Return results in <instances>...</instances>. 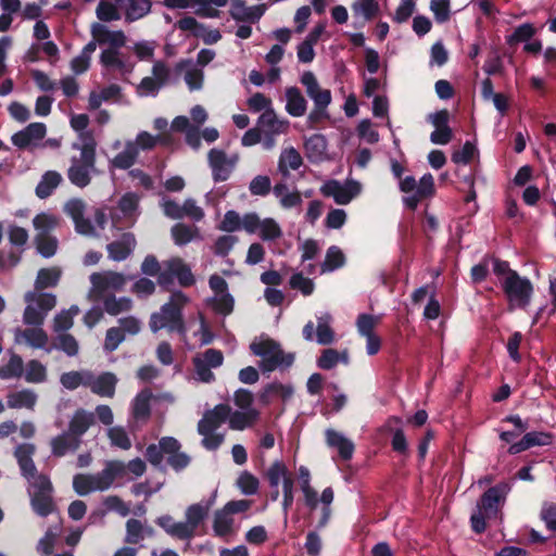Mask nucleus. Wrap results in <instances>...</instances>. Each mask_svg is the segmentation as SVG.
<instances>
[{
  "instance_id": "59",
  "label": "nucleus",
  "mask_w": 556,
  "mask_h": 556,
  "mask_svg": "<svg viewBox=\"0 0 556 556\" xmlns=\"http://www.w3.org/2000/svg\"><path fill=\"white\" fill-rule=\"evenodd\" d=\"M219 229L226 232L244 230V215L240 216L236 211H227L219 225Z\"/></svg>"
},
{
  "instance_id": "5",
  "label": "nucleus",
  "mask_w": 556,
  "mask_h": 556,
  "mask_svg": "<svg viewBox=\"0 0 556 556\" xmlns=\"http://www.w3.org/2000/svg\"><path fill=\"white\" fill-rule=\"evenodd\" d=\"M502 281V290L506 296L508 311L527 309L531 304L534 293L533 283L529 278L520 276L518 273H510Z\"/></svg>"
},
{
  "instance_id": "18",
  "label": "nucleus",
  "mask_w": 556,
  "mask_h": 556,
  "mask_svg": "<svg viewBox=\"0 0 556 556\" xmlns=\"http://www.w3.org/2000/svg\"><path fill=\"white\" fill-rule=\"evenodd\" d=\"M510 488L503 483L490 488L481 497L478 508L489 518H496Z\"/></svg>"
},
{
  "instance_id": "11",
  "label": "nucleus",
  "mask_w": 556,
  "mask_h": 556,
  "mask_svg": "<svg viewBox=\"0 0 556 556\" xmlns=\"http://www.w3.org/2000/svg\"><path fill=\"white\" fill-rule=\"evenodd\" d=\"M244 231L250 235L258 233L264 241H275L282 236L281 227L274 218L262 219L256 213L244 214Z\"/></svg>"
},
{
  "instance_id": "45",
  "label": "nucleus",
  "mask_w": 556,
  "mask_h": 556,
  "mask_svg": "<svg viewBox=\"0 0 556 556\" xmlns=\"http://www.w3.org/2000/svg\"><path fill=\"white\" fill-rule=\"evenodd\" d=\"M352 12L355 17H361L368 22L379 13V3L377 0H356L352 4Z\"/></svg>"
},
{
  "instance_id": "41",
  "label": "nucleus",
  "mask_w": 556,
  "mask_h": 556,
  "mask_svg": "<svg viewBox=\"0 0 556 556\" xmlns=\"http://www.w3.org/2000/svg\"><path fill=\"white\" fill-rule=\"evenodd\" d=\"M139 195L134 192L124 194L118 202V211L131 225L138 216Z\"/></svg>"
},
{
  "instance_id": "46",
  "label": "nucleus",
  "mask_w": 556,
  "mask_h": 556,
  "mask_svg": "<svg viewBox=\"0 0 556 556\" xmlns=\"http://www.w3.org/2000/svg\"><path fill=\"white\" fill-rule=\"evenodd\" d=\"M59 225V218L51 213H40L33 218L35 236H46L55 229Z\"/></svg>"
},
{
  "instance_id": "7",
  "label": "nucleus",
  "mask_w": 556,
  "mask_h": 556,
  "mask_svg": "<svg viewBox=\"0 0 556 556\" xmlns=\"http://www.w3.org/2000/svg\"><path fill=\"white\" fill-rule=\"evenodd\" d=\"M26 307L23 321L26 325L41 326L50 311L56 305V298L52 293L28 291L25 296Z\"/></svg>"
},
{
  "instance_id": "35",
  "label": "nucleus",
  "mask_w": 556,
  "mask_h": 556,
  "mask_svg": "<svg viewBox=\"0 0 556 556\" xmlns=\"http://www.w3.org/2000/svg\"><path fill=\"white\" fill-rule=\"evenodd\" d=\"M80 439H76L66 431L51 440V451L54 456L62 457L68 452H75L80 446Z\"/></svg>"
},
{
  "instance_id": "17",
  "label": "nucleus",
  "mask_w": 556,
  "mask_h": 556,
  "mask_svg": "<svg viewBox=\"0 0 556 556\" xmlns=\"http://www.w3.org/2000/svg\"><path fill=\"white\" fill-rule=\"evenodd\" d=\"M47 134V127L43 123H31L24 129L15 132L11 140L18 149L33 150L41 146V140Z\"/></svg>"
},
{
  "instance_id": "58",
  "label": "nucleus",
  "mask_w": 556,
  "mask_h": 556,
  "mask_svg": "<svg viewBox=\"0 0 556 556\" xmlns=\"http://www.w3.org/2000/svg\"><path fill=\"white\" fill-rule=\"evenodd\" d=\"M344 264V255L338 247H330L321 264V274L333 271Z\"/></svg>"
},
{
  "instance_id": "2",
  "label": "nucleus",
  "mask_w": 556,
  "mask_h": 556,
  "mask_svg": "<svg viewBox=\"0 0 556 556\" xmlns=\"http://www.w3.org/2000/svg\"><path fill=\"white\" fill-rule=\"evenodd\" d=\"M188 301L189 299L182 292H174L169 301L162 305L159 312L151 315L149 323L150 329L153 332H157L161 329L167 328L169 331H177L185 334L186 328L181 309Z\"/></svg>"
},
{
  "instance_id": "12",
  "label": "nucleus",
  "mask_w": 556,
  "mask_h": 556,
  "mask_svg": "<svg viewBox=\"0 0 556 556\" xmlns=\"http://www.w3.org/2000/svg\"><path fill=\"white\" fill-rule=\"evenodd\" d=\"M172 277H176L182 287H189L195 282L191 268L180 257H173L163 263V269L159 275V283L166 287L172 282Z\"/></svg>"
},
{
  "instance_id": "3",
  "label": "nucleus",
  "mask_w": 556,
  "mask_h": 556,
  "mask_svg": "<svg viewBox=\"0 0 556 556\" xmlns=\"http://www.w3.org/2000/svg\"><path fill=\"white\" fill-rule=\"evenodd\" d=\"M124 471L125 464L123 462H108L104 469L100 472L93 475H76L73 479V488L75 492L81 496L91 492L105 491Z\"/></svg>"
},
{
  "instance_id": "14",
  "label": "nucleus",
  "mask_w": 556,
  "mask_h": 556,
  "mask_svg": "<svg viewBox=\"0 0 556 556\" xmlns=\"http://www.w3.org/2000/svg\"><path fill=\"white\" fill-rule=\"evenodd\" d=\"M92 38H97L102 49L118 50L126 46L127 36L122 29H111L102 23H92L90 26Z\"/></svg>"
},
{
  "instance_id": "4",
  "label": "nucleus",
  "mask_w": 556,
  "mask_h": 556,
  "mask_svg": "<svg viewBox=\"0 0 556 556\" xmlns=\"http://www.w3.org/2000/svg\"><path fill=\"white\" fill-rule=\"evenodd\" d=\"M250 348L255 355L262 358L261 368L263 371L288 368L294 361L293 354H286L280 345L269 338L260 337L251 343Z\"/></svg>"
},
{
  "instance_id": "27",
  "label": "nucleus",
  "mask_w": 556,
  "mask_h": 556,
  "mask_svg": "<svg viewBox=\"0 0 556 556\" xmlns=\"http://www.w3.org/2000/svg\"><path fill=\"white\" fill-rule=\"evenodd\" d=\"M48 340V334L40 326L15 330V342L26 343L34 349H45Z\"/></svg>"
},
{
  "instance_id": "53",
  "label": "nucleus",
  "mask_w": 556,
  "mask_h": 556,
  "mask_svg": "<svg viewBox=\"0 0 556 556\" xmlns=\"http://www.w3.org/2000/svg\"><path fill=\"white\" fill-rule=\"evenodd\" d=\"M23 359L12 354L7 364L0 366V378L3 380L20 378L23 375Z\"/></svg>"
},
{
  "instance_id": "51",
  "label": "nucleus",
  "mask_w": 556,
  "mask_h": 556,
  "mask_svg": "<svg viewBox=\"0 0 556 556\" xmlns=\"http://www.w3.org/2000/svg\"><path fill=\"white\" fill-rule=\"evenodd\" d=\"M79 313L77 305L71 306L68 309H63L54 316L53 330L55 332H64L72 328L74 317Z\"/></svg>"
},
{
  "instance_id": "10",
  "label": "nucleus",
  "mask_w": 556,
  "mask_h": 556,
  "mask_svg": "<svg viewBox=\"0 0 556 556\" xmlns=\"http://www.w3.org/2000/svg\"><path fill=\"white\" fill-rule=\"evenodd\" d=\"M92 285L89 296L96 301L102 300L109 293L123 290L126 285L124 275L114 271L93 273L90 276Z\"/></svg>"
},
{
  "instance_id": "43",
  "label": "nucleus",
  "mask_w": 556,
  "mask_h": 556,
  "mask_svg": "<svg viewBox=\"0 0 556 556\" xmlns=\"http://www.w3.org/2000/svg\"><path fill=\"white\" fill-rule=\"evenodd\" d=\"M266 477L271 488H278L280 483L283 486L286 480H293L286 464L281 460H275L269 466V468L266 471Z\"/></svg>"
},
{
  "instance_id": "62",
  "label": "nucleus",
  "mask_w": 556,
  "mask_h": 556,
  "mask_svg": "<svg viewBox=\"0 0 556 556\" xmlns=\"http://www.w3.org/2000/svg\"><path fill=\"white\" fill-rule=\"evenodd\" d=\"M47 379V369L38 361H30L25 370V380L29 383H41Z\"/></svg>"
},
{
  "instance_id": "61",
  "label": "nucleus",
  "mask_w": 556,
  "mask_h": 556,
  "mask_svg": "<svg viewBox=\"0 0 556 556\" xmlns=\"http://www.w3.org/2000/svg\"><path fill=\"white\" fill-rule=\"evenodd\" d=\"M108 438L112 445L122 450H129L131 447V441L126 430L121 426L111 427L108 429Z\"/></svg>"
},
{
  "instance_id": "50",
  "label": "nucleus",
  "mask_w": 556,
  "mask_h": 556,
  "mask_svg": "<svg viewBox=\"0 0 556 556\" xmlns=\"http://www.w3.org/2000/svg\"><path fill=\"white\" fill-rule=\"evenodd\" d=\"M150 10V0H128V7L125 12V20L128 23L135 22L149 14Z\"/></svg>"
},
{
  "instance_id": "9",
  "label": "nucleus",
  "mask_w": 556,
  "mask_h": 556,
  "mask_svg": "<svg viewBox=\"0 0 556 556\" xmlns=\"http://www.w3.org/2000/svg\"><path fill=\"white\" fill-rule=\"evenodd\" d=\"M28 493L33 509L40 516H47L53 510L52 484L48 477H37L29 483Z\"/></svg>"
},
{
  "instance_id": "47",
  "label": "nucleus",
  "mask_w": 556,
  "mask_h": 556,
  "mask_svg": "<svg viewBox=\"0 0 556 556\" xmlns=\"http://www.w3.org/2000/svg\"><path fill=\"white\" fill-rule=\"evenodd\" d=\"M61 277V269L58 267L42 268L38 271L35 281V291H41L46 288L55 287Z\"/></svg>"
},
{
  "instance_id": "48",
  "label": "nucleus",
  "mask_w": 556,
  "mask_h": 556,
  "mask_svg": "<svg viewBox=\"0 0 556 556\" xmlns=\"http://www.w3.org/2000/svg\"><path fill=\"white\" fill-rule=\"evenodd\" d=\"M102 300L104 311L112 316L129 312L132 307V301L126 296L116 298L114 295H108Z\"/></svg>"
},
{
  "instance_id": "37",
  "label": "nucleus",
  "mask_w": 556,
  "mask_h": 556,
  "mask_svg": "<svg viewBox=\"0 0 556 556\" xmlns=\"http://www.w3.org/2000/svg\"><path fill=\"white\" fill-rule=\"evenodd\" d=\"M258 416L260 412L257 409H239L230 410L227 419L231 429L243 430L251 427L258 419Z\"/></svg>"
},
{
  "instance_id": "22",
  "label": "nucleus",
  "mask_w": 556,
  "mask_h": 556,
  "mask_svg": "<svg viewBox=\"0 0 556 556\" xmlns=\"http://www.w3.org/2000/svg\"><path fill=\"white\" fill-rule=\"evenodd\" d=\"M265 11V4L249 7L244 0H230L229 14L238 22L255 23L264 15Z\"/></svg>"
},
{
  "instance_id": "32",
  "label": "nucleus",
  "mask_w": 556,
  "mask_h": 556,
  "mask_svg": "<svg viewBox=\"0 0 556 556\" xmlns=\"http://www.w3.org/2000/svg\"><path fill=\"white\" fill-rule=\"evenodd\" d=\"M258 125L264 128L268 135L286 134L289 129V121L279 118L274 109L262 113L258 117Z\"/></svg>"
},
{
  "instance_id": "24",
  "label": "nucleus",
  "mask_w": 556,
  "mask_h": 556,
  "mask_svg": "<svg viewBox=\"0 0 556 556\" xmlns=\"http://www.w3.org/2000/svg\"><path fill=\"white\" fill-rule=\"evenodd\" d=\"M88 380L87 387L90 388L94 394L104 397H112L114 395L117 379L113 374L104 372L96 377L89 371Z\"/></svg>"
},
{
  "instance_id": "38",
  "label": "nucleus",
  "mask_w": 556,
  "mask_h": 556,
  "mask_svg": "<svg viewBox=\"0 0 556 556\" xmlns=\"http://www.w3.org/2000/svg\"><path fill=\"white\" fill-rule=\"evenodd\" d=\"M153 535V529L140 520L129 519L126 522L125 541L129 544H138L146 538Z\"/></svg>"
},
{
  "instance_id": "64",
  "label": "nucleus",
  "mask_w": 556,
  "mask_h": 556,
  "mask_svg": "<svg viewBox=\"0 0 556 556\" xmlns=\"http://www.w3.org/2000/svg\"><path fill=\"white\" fill-rule=\"evenodd\" d=\"M271 181L266 175L255 176L249 184V191L252 195L265 197L270 192Z\"/></svg>"
},
{
  "instance_id": "49",
  "label": "nucleus",
  "mask_w": 556,
  "mask_h": 556,
  "mask_svg": "<svg viewBox=\"0 0 556 556\" xmlns=\"http://www.w3.org/2000/svg\"><path fill=\"white\" fill-rule=\"evenodd\" d=\"M304 148L308 159L318 160L325 154L327 142L323 135L315 134L305 139Z\"/></svg>"
},
{
  "instance_id": "63",
  "label": "nucleus",
  "mask_w": 556,
  "mask_h": 556,
  "mask_svg": "<svg viewBox=\"0 0 556 556\" xmlns=\"http://www.w3.org/2000/svg\"><path fill=\"white\" fill-rule=\"evenodd\" d=\"M380 316L361 314L356 320V328L362 337L375 334L374 328L380 323Z\"/></svg>"
},
{
  "instance_id": "20",
  "label": "nucleus",
  "mask_w": 556,
  "mask_h": 556,
  "mask_svg": "<svg viewBox=\"0 0 556 556\" xmlns=\"http://www.w3.org/2000/svg\"><path fill=\"white\" fill-rule=\"evenodd\" d=\"M305 87L306 94L314 102L315 106H328L331 103V92L329 89L320 87L313 72H304L300 78Z\"/></svg>"
},
{
  "instance_id": "16",
  "label": "nucleus",
  "mask_w": 556,
  "mask_h": 556,
  "mask_svg": "<svg viewBox=\"0 0 556 556\" xmlns=\"http://www.w3.org/2000/svg\"><path fill=\"white\" fill-rule=\"evenodd\" d=\"M87 205L81 199H71L64 204L65 214L72 218L75 230L84 236H94L96 228L91 222L85 217Z\"/></svg>"
},
{
  "instance_id": "25",
  "label": "nucleus",
  "mask_w": 556,
  "mask_h": 556,
  "mask_svg": "<svg viewBox=\"0 0 556 556\" xmlns=\"http://www.w3.org/2000/svg\"><path fill=\"white\" fill-rule=\"evenodd\" d=\"M325 437L327 445L336 448L342 459L349 460L352 458L355 446L349 438L333 429H327Z\"/></svg>"
},
{
  "instance_id": "23",
  "label": "nucleus",
  "mask_w": 556,
  "mask_h": 556,
  "mask_svg": "<svg viewBox=\"0 0 556 556\" xmlns=\"http://www.w3.org/2000/svg\"><path fill=\"white\" fill-rule=\"evenodd\" d=\"M136 247V238L130 232H124L118 240H115L108 244L106 250L109 257L113 261L126 260Z\"/></svg>"
},
{
  "instance_id": "6",
  "label": "nucleus",
  "mask_w": 556,
  "mask_h": 556,
  "mask_svg": "<svg viewBox=\"0 0 556 556\" xmlns=\"http://www.w3.org/2000/svg\"><path fill=\"white\" fill-rule=\"evenodd\" d=\"M230 407L225 404L216 405L207 410L198 424V432L203 437L202 445L206 450H216L224 441V434L216 430L227 420Z\"/></svg>"
},
{
  "instance_id": "28",
  "label": "nucleus",
  "mask_w": 556,
  "mask_h": 556,
  "mask_svg": "<svg viewBox=\"0 0 556 556\" xmlns=\"http://www.w3.org/2000/svg\"><path fill=\"white\" fill-rule=\"evenodd\" d=\"M273 193L285 210L296 208L302 205L303 200L300 191L290 189L285 182L276 184Z\"/></svg>"
},
{
  "instance_id": "29",
  "label": "nucleus",
  "mask_w": 556,
  "mask_h": 556,
  "mask_svg": "<svg viewBox=\"0 0 556 556\" xmlns=\"http://www.w3.org/2000/svg\"><path fill=\"white\" fill-rule=\"evenodd\" d=\"M434 193V179L431 174H425L417 185V190L410 195L404 197V204L414 210L418 203Z\"/></svg>"
},
{
  "instance_id": "26",
  "label": "nucleus",
  "mask_w": 556,
  "mask_h": 556,
  "mask_svg": "<svg viewBox=\"0 0 556 556\" xmlns=\"http://www.w3.org/2000/svg\"><path fill=\"white\" fill-rule=\"evenodd\" d=\"M217 496V491L215 490L210 498L202 500L199 503L190 505L186 510V520L188 525L195 531L198 526L204 520L207 516L211 507L214 505Z\"/></svg>"
},
{
  "instance_id": "60",
  "label": "nucleus",
  "mask_w": 556,
  "mask_h": 556,
  "mask_svg": "<svg viewBox=\"0 0 556 556\" xmlns=\"http://www.w3.org/2000/svg\"><path fill=\"white\" fill-rule=\"evenodd\" d=\"M35 243L38 252L47 258L53 256L58 250V240L51 235L35 236Z\"/></svg>"
},
{
  "instance_id": "44",
  "label": "nucleus",
  "mask_w": 556,
  "mask_h": 556,
  "mask_svg": "<svg viewBox=\"0 0 556 556\" xmlns=\"http://www.w3.org/2000/svg\"><path fill=\"white\" fill-rule=\"evenodd\" d=\"M332 316L329 313H323L317 316L316 341L319 344L327 345L333 342L334 332L330 327Z\"/></svg>"
},
{
  "instance_id": "13",
  "label": "nucleus",
  "mask_w": 556,
  "mask_h": 556,
  "mask_svg": "<svg viewBox=\"0 0 556 556\" xmlns=\"http://www.w3.org/2000/svg\"><path fill=\"white\" fill-rule=\"evenodd\" d=\"M361 184L355 180H346L343 184L338 180H329L325 182L320 188V192L325 197L332 198L339 205L349 204L356 195L361 193Z\"/></svg>"
},
{
  "instance_id": "8",
  "label": "nucleus",
  "mask_w": 556,
  "mask_h": 556,
  "mask_svg": "<svg viewBox=\"0 0 556 556\" xmlns=\"http://www.w3.org/2000/svg\"><path fill=\"white\" fill-rule=\"evenodd\" d=\"M99 62L103 68V75H112L125 79L129 76L136 66L131 56L118 50L102 49Z\"/></svg>"
},
{
  "instance_id": "54",
  "label": "nucleus",
  "mask_w": 556,
  "mask_h": 556,
  "mask_svg": "<svg viewBox=\"0 0 556 556\" xmlns=\"http://www.w3.org/2000/svg\"><path fill=\"white\" fill-rule=\"evenodd\" d=\"M339 362L348 363V353H339L333 349H327L318 358L317 365L321 369L329 370L336 367Z\"/></svg>"
},
{
  "instance_id": "56",
  "label": "nucleus",
  "mask_w": 556,
  "mask_h": 556,
  "mask_svg": "<svg viewBox=\"0 0 556 556\" xmlns=\"http://www.w3.org/2000/svg\"><path fill=\"white\" fill-rule=\"evenodd\" d=\"M172 236L178 245H184L192 241L198 236V229L185 224H176L172 228Z\"/></svg>"
},
{
  "instance_id": "40",
  "label": "nucleus",
  "mask_w": 556,
  "mask_h": 556,
  "mask_svg": "<svg viewBox=\"0 0 556 556\" xmlns=\"http://www.w3.org/2000/svg\"><path fill=\"white\" fill-rule=\"evenodd\" d=\"M62 176L55 170H48L45 173L36 187V194L40 199H46L61 184Z\"/></svg>"
},
{
  "instance_id": "36",
  "label": "nucleus",
  "mask_w": 556,
  "mask_h": 556,
  "mask_svg": "<svg viewBox=\"0 0 556 556\" xmlns=\"http://www.w3.org/2000/svg\"><path fill=\"white\" fill-rule=\"evenodd\" d=\"M93 424V414L85 409H78L72 416L68 424V431L76 439L81 440V435L87 432Z\"/></svg>"
},
{
  "instance_id": "15",
  "label": "nucleus",
  "mask_w": 556,
  "mask_h": 556,
  "mask_svg": "<svg viewBox=\"0 0 556 556\" xmlns=\"http://www.w3.org/2000/svg\"><path fill=\"white\" fill-rule=\"evenodd\" d=\"M169 77V68L162 61L153 64L152 76L141 79L137 86V93L140 97L156 96L160 89L166 84Z\"/></svg>"
},
{
  "instance_id": "57",
  "label": "nucleus",
  "mask_w": 556,
  "mask_h": 556,
  "mask_svg": "<svg viewBox=\"0 0 556 556\" xmlns=\"http://www.w3.org/2000/svg\"><path fill=\"white\" fill-rule=\"evenodd\" d=\"M293 392H294V390H293L292 386H290V384H281L278 382H273L264 389V391L261 395V399L265 403L269 402V397L271 395H277V396H280L282 400H288L293 395Z\"/></svg>"
},
{
  "instance_id": "21",
  "label": "nucleus",
  "mask_w": 556,
  "mask_h": 556,
  "mask_svg": "<svg viewBox=\"0 0 556 556\" xmlns=\"http://www.w3.org/2000/svg\"><path fill=\"white\" fill-rule=\"evenodd\" d=\"M34 453L35 446L30 443L20 444L14 452L22 476L27 479L28 483H31V480H35L37 477H46L37 472L33 462Z\"/></svg>"
},
{
  "instance_id": "42",
  "label": "nucleus",
  "mask_w": 556,
  "mask_h": 556,
  "mask_svg": "<svg viewBox=\"0 0 556 556\" xmlns=\"http://www.w3.org/2000/svg\"><path fill=\"white\" fill-rule=\"evenodd\" d=\"M213 530L217 536H227L235 532V520L224 508L214 515Z\"/></svg>"
},
{
  "instance_id": "39",
  "label": "nucleus",
  "mask_w": 556,
  "mask_h": 556,
  "mask_svg": "<svg viewBox=\"0 0 556 556\" xmlns=\"http://www.w3.org/2000/svg\"><path fill=\"white\" fill-rule=\"evenodd\" d=\"M152 394L149 390H143L137 394L132 401L131 414L136 421L144 422L150 416V401Z\"/></svg>"
},
{
  "instance_id": "30",
  "label": "nucleus",
  "mask_w": 556,
  "mask_h": 556,
  "mask_svg": "<svg viewBox=\"0 0 556 556\" xmlns=\"http://www.w3.org/2000/svg\"><path fill=\"white\" fill-rule=\"evenodd\" d=\"M286 111L293 117L303 116L307 109V101L298 87H288L285 91Z\"/></svg>"
},
{
  "instance_id": "52",
  "label": "nucleus",
  "mask_w": 556,
  "mask_h": 556,
  "mask_svg": "<svg viewBox=\"0 0 556 556\" xmlns=\"http://www.w3.org/2000/svg\"><path fill=\"white\" fill-rule=\"evenodd\" d=\"M89 379L88 370L64 372L61 378V384L67 390H75L80 386L87 387Z\"/></svg>"
},
{
  "instance_id": "19",
  "label": "nucleus",
  "mask_w": 556,
  "mask_h": 556,
  "mask_svg": "<svg viewBox=\"0 0 556 556\" xmlns=\"http://www.w3.org/2000/svg\"><path fill=\"white\" fill-rule=\"evenodd\" d=\"M237 156L228 157L226 153L218 149H212L208 153V163L215 181H225L232 173Z\"/></svg>"
},
{
  "instance_id": "1",
  "label": "nucleus",
  "mask_w": 556,
  "mask_h": 556,
  "mask_svg": "<svg viewBox=\"0 0 556 556\" xmlns=\"http://www.w3.org/2000/svg\"><path fill=\"white\" fill-rule=\"evenodd\" d=\"M80 142H74L72 148L79 151L78 156H72L67 170L68 180L79 188L87 187L96 169V140L91 134H80Z\"/></svg>"
},
{
  "instance_id": "34",
  "label": "nucleus",
  "mask_w": 556,
  "mask_h": 556,
  "mask_svg": "<svg viewBox=\"0 0 556 556\" xmlns=\"http://www.w3.org/2000/svg\"><path fill=\"white\" fill-rule=\"evenodd\" d=\"M138 155L136 143L127 140L124 150L109 161V166L110 168L128 169L136 163Z\"/></svg>"
},
{
  "instance_id": "33",
  "label": "nucleus",
  "mask_w": 556,
  "mask_h": 556,
  "mask_svg": "<svg viewBox=\"0 0 556 556\" xmlns=\"http://www.w3.org/2000/svg\"><path fill=\"white\" fill-rule=\"evenodd\" d=\"M38 395L30 389H23L8 394L7 403L10 408H25L33 410L36 406Z\"/></svg>"
},
{
  "instance_id": "55",
  "label": "nucleus",
  "mask_w": 556,
  "mask_h": 556,
  "mask_svg": "<svg viewBox=\"0 0 556 556\" xmlns=\"http://www.w3.org/2000/svg\"><path fill=\"white\" fill-rule=\"evenodd\" d=\"M97 17L102 22H114L121 20V13L117 4L106 0H101L96 9Z\"/></svg>"
},
{
  "instance_id": "31",
  "label": "nucleus",
  "mask_w": 556,
  "mask_h": 556,
  "mask_svg": "<svg viewBox=\"0 0 556 556\" xmlns=\"http://www.w3.org/2000/svg\"><path fill=\"white\" fill-rule=\"evenodd\" d=\"M303 164V159L293 147L282 149L278 160V172L287 178L291 170H298Z\"/></svg>"
}]
</instances>
